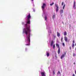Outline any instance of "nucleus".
Wrapping results in <instances>:
<instances>
[{
  "mask_svg": "<svg viewBox=\"0 0 76 76\" xmlns=\"http://www.w3.org/2000/svg\"><path fill=\"white\" fill-rule=\"evenodd\" d=\"M74 47H75V44L73 43L72 45V47L73 48H74Z\"/></svg>",
  "mask_w": 76,
  "mask_h": 76,
  "instance_id": "obj_16",
  "label": "nucleus"
},
{
  "mask_svg": "<svg viewBox=\"0 0 76 76\" xmlns=\"http://www.w3.org/2000/svg\"><path fill=\"white\" fill-rule=\"evenodd\" d=\"M63 37H62L61 39V41H62V42H63Z\"/></svg>",
  "mask_w": 76,
  "mask_h": 76,
  "instance_id": "obj_24",
  "label": "nucleus"
},
{
  "mask_svg": "<svg viewBox=\"0 0 76 76\" xmlns=\"http://www.w3.org/2000/svg\"><path fill=\"white\" fill-rule=\"evenodd\" d=\"M45 6H46V4L45 3H43V6H42V10H44L45 9Z\"/></svg>",
  "mask_w": 76,
  "mask_h": 76,
  "instance_id": "obj_5",
  "label": "nucleus"
},
{
  "mask_svg": "<svg viewBox=\"0 0 76 76\" xmlns=\"http://www.w3.org/2000/svg\"><path fill=\"white\" fill-rule=\"evenodd\" d=\"M53 48L55 49V44L53 45Z\"/></svg>",
  "mask_w": 76,
  "mask_h": 76,
  "instance_id": "obj_21",
  "label": "nucleus"
},
{
  "mask_svg": "<svg viewBox=\"0 0 76 76\" xmlns=\"http://www.w3.org/2000/svg\"><path fill=\"white\" fill-rule=\"evenodd\" d=\"M41 75L42 76H46V75H45V72H41Z\"/></svg>",
  "mask_w": 76,
  "mask_h": 76,
  "instance_id": "obj_8",
  "label": "nucleus"
},
{
  "mask_svg": "<svg viewBox=\"0 0 76 76\" xmlns=\"http://www.w3.org/2000/svg\"><path fill=\"white\" fill-rule=\"evenodd\" d=\"M64 36H66L67 35V32H66V31H65L64 32Z\"/></svg>",
  "mask_w": 76,
  "mask_h": 76,
  "instance_id": "obj_13",
  "label": "nucleus"
},
{
  "mask_svg": "<svg viewBox=\"0 0 76 76\" xmlns=\"http://www.w3.org/2000/svg\"><path fill=\"white\" fill-rule=\"evenodd\" d=\"M31 15H30V14H29L28 15H27V20H30V19H31Z\"/></svg>",
  "mask_w": 76,
  "mask_h": 76,
  "instance_id": "obj_3",
  "label": "nucleus"
},
{
  "mask_svg": "<svg viewBox=\"0 0 76 76\" xmlns=\"http://www.w3.org/2000/svg\"><path fill=\"white\" fill-rule=\"evenodd\" d=\"M56 47H58V54H59L60 53V46L57 43L56 44Z\"/></svg>",
  "mask_w": 76,
  "mask_h": 76,
  "instance_id": "obj_2",
  "label": "nucleus"
},
{
  "mask_svg": "<svg viewBox=\"0 0 76 76\" xmlns=\"http://www.w3.org/2000/svg\"><path fill=\"white\" fill-rule=\"evenodd\" d=\"M74 64H75V62L74 63Z\"/></svg>",
  "mask_w": 76,
  "mask_h": 76,
  "instance_id": "obj_30",
  "label": "nucleus"
},
{
  "mask_svg": "<svg viewBox=\"0 0 76 76\" xmlns=\"http://www.w3.org/2000/svg\"><path fill=\"white\" fill-rule=\"evenodd\" d=\"M55 18V15H53V16L52 17V18L54 19V18Z\"/></svg>",
  "mask_w": 76,
  "mask_h": 76,
  "instance_id": "obj_20",
  "label": "nucleus"
},
{
  "mask_svg": "<svg viewBox=\"0 0 76 76\" xmlns=\"http://www.w3.org/2000/svg\"><path fill=\"white\" fill-rule=\"evenodd\" d=\"M50 33H51V32H52L51 31H50Z\"/></svg>",
  "mask_w": 76,
  "mask_h": 76,
  "instance_id": "obj_31",
  "label": "nucleus"
},
{
  "mask_svg": "<svg viewBox=\"0 0 76 76\" xmlns=\"http://www.w3.org/2000/svg\"><path fill=\"white\" fill-rule=\"evenodd\" d=\"M59 74H61V73H60V71H58L57 72V75H59Z\"/></svg>",
  "mask_w": 76,
  "mask_h": 76,
  "instance_id": "obj_17",
  "label": "nucleus"
},
{
  "mask_svg": "<svg viewBox=\"0 0 76 76\" xmlns=\"http://www.w3.org/2000/svg\"><path fill=\"white\" fill-rule=\"evenodd\" d=\"M26 23L28 24H29L30 23V20H28V21H27V22H26Z\"/></svg>",
  "mask_w": 76,
  "mask_h": 76,
  "instance_id": "obj_14",
  "label": "nucleus"
},
{
  "mask_svg": "<svg viewBox=\"0 0 76 76\" xmlns=\"http://www.w3.org/2000/svg\"><path fill=\"white\" fill-rule=\"evenodd\" d=\"M57 35L58 37H59L60 36V33H58V32H57Z\"/></svg>",
  "mask_w": 76,
  "mask_h": 76,
  "instance_id": "obj_10",
  "label": "nucleus"
},
{
  "mask_svg": "<svg viewBox=\"0 0 76 76\" xmlns=\"http://www.w3.org/2000/svg\"><path fill=\"white\" fill-rule=\"evenodd\" d=\"M55 6L56 7V12H57L58 10V6H57V4H56Z\"/></svg>",
  "mask_w": 76,
  "mask_h": 76,
  "instance_id": "obj_6",
  "label": "nucleus"
},
{
  "mask_svg": "<svg viewBox=\"0 0 76 76\" xmlns=\"http://www.w3.org/2000/svg\"><path fill=\"white\" fill-rule=\"evenodd\" d=\"M64 40L65 42H68V39H67V37L65 36L64 37Z\"/></svg>",
  "mask_w": 76,
  "mask_h": 76,
  "instance_id": "obj_7",
  "label": "nucleus"
},
{
  "mask_svg": "<svg viewBox=\"0 0 76 76\" xmlns=\"http://www.w3.org/2000/svg\"><path fill=\"white\" fill-rule=\"evenodd\" d=\"M53 75H54L55 74V70H54L53 71Z\"/></svg>",
  "mask_w": 76,
  "mask_h": 76,
  "instance_id": "obj_23",
  "label": "nucleus"
},
{
  "mask_svg": "<svg viewBox=\"0 0 76 76\" xmlns=\"http://www.w3.org/2000/svg\"><path fill=\"white\" fill-rule=\"evenodd\" d=\"M75 46H76V43L75 44Z\"/></svg>",
  "mask_w": 76,
  "mask_h": 76,
  "instance_id": "obj_33",
  "label": "nucleus"
},
{
  "mask_svg": "<svg viewBox=\"0 0 76 76\" xmlns=\"http://www.w3.org/2000/svg\"><path fill=\"white\" fill-rule=\"evenodd\" d=\"M69 49L70 50H71L72 47H69Z\"/></svg>",
  "mask_w": 76,
  "mask_h": 76,
  "instance_id": "obj_27",
  "label": "nucleus"
},
{
  "mask_svg": "<svg viewBox=\"0 0 76 76\" xmlns=\"http://www.w3.org/2000/svg\"><path fill=\"white\" fill-rule=\"evenodd\" d=\"M60 13L61 14H62L63 13V10H61L60 11Z\"/></svg>",
  "mask_w": 76,
  "mask_h": 76,
  "instance_id": "obj_9",
  "label": "nucleus"
},
{
  "mask_svg": "<svg viewBox=\"0 0 76 76\" xmlns=\"http://www.w3.org/2000/svg\"><path fill=\"white\" fill-rule=\"evenodd\" d=\"M63 4H64V2H62L61 3V6H63Z\"/></svg>",
  "mask_w": 76,
  "mask_h": 76,
  "instance_id": "obj_22",
  "label": "nucleus"
},
{
  "mask_svg": "<svg viewBox=\"0 0 76 76\" xmlns=\"http://www.w3.org/2000/svg\"><path fill=\"white\" fill-rule=\"evenodd\" d=\"M53 4H54V2H53L52 4H50V6H53Z\"/></svg>",
  "mask_w": 76,
  "mask_h": 76,
  "instance_id": "obj_18",
  "label": "nucleus"
},
{
  "mask_svg": "<svg viewBox=\"0 0 76 76\" xmlns=\"http://www.w3.org/2000/svg\"><path fill=\"white\" fill-rule=\"evenodd\" d=\"M47 17H45V20H47Z\"/></svg>",
  "mask_w": 76,
  "mask_h": 76,
  "instance_id": "obj_26",
  "label": "nucleus"
},
{
  "mask_svg": "<svg viewBox=\"0 0 76 76\" xmlns=\"http://www.w3.org/2000/svg\"><path fill=\"white\" fill-rule=\"evenodd\" d=\"M75 40H73V44L75 43Z\"/></svg>",
  "mask_w": 76,
  "mask_h": 76,
  "instance_id": "obj_28",
  "label": "nucleus"
},
{
  "mask_svg": "<svg viewBox=\"0 0 76 76\" xmlns=\"http://www.w3.org/2000/svg\"><path fill=\"white\" fill-rule=\"evenodd\" d=\"M63 45L64 47L65 46V45H64V43H63Z\"/></svg>",
  "mask_w": 76,
  "mask_h": 76,
  "instance_id": "obj_25",
  "label": "nucleus"
},
{
  "mask_svg": "<svg viewBox=\"0 0 76 76\" xmlns=\"http://www.w3.org/2000/svg\"><path fill=\"white\" fill-rule=\"evenodd\" d=\"M46 55L47 56V57H49V56H50V53H47Z\"/></svg>",
  "mask_w": 76,
  "mask_h": 76,
  "instance_id": "obj_15",
  "label": "nucleus"
},
{
  "mask_svg": "<svg viewBox=\"0 0 76 76\" xmlns=\"http://www.w3.org/2000/svg\"><path fill=\"white\" fill-rule=\"evenodd\" d=\"M66 52H64V54H63L62 56H61V59H63V57H65V56H66Z\"/></svg>",
  "mask_w": 76,
  "mask_h": 76,
  "instance_id": "obj_4",
  "label": "nucleus"
},
{
  "mask_svg": "<svg viewBox=\"0 0 76 76\" xmlns=\"http://www.w3.org/2000/svg\"><path fill=\"white\" fill-rule=\"evenodd\" d=\"M75 1H74V5H73V7L74 9H75Z\"/></svg>",
  "mask_w": 76,
  "mask_h": 76,
  "instance_id": "obj_11",
  "label": "nucleus"
},
{
  "mask_svg": "<svg viewBox=\"0 0 76 76\" xmlns=\"http://www.w3.org/2000/svg\"><path fill=\"white\" fill-rule=\"evenodd\" d=\"M26 29L24 28L23 29V34H24L25 33L26 35H27L28 34V37H27V41L28 44H26V45H30V35H31V29L30 28V26L28 25L27 24H26Z\"/></svg>",
  "mask_w": 76,
  "mask_h": 76,
  "instance_id": "obj_1",
  "label": "nucleus"
},
{
  "mask_svg": "<svg viewBox=\"0 0 76 76\" xmlns=\"http://www.w3.org/2000/svg\"><path fill=\"white\" fill-rule=\"evenodd\" d=\"M65 6H66V5L64 4V5L63 7V9H64V7H65Z\"/></svg>",
  "mask_w": 76,
  "mask_h": 76,
  "instance_id": "obj_19",
  "label": "nucleus"
},
{
  "mask_svg": "<svg viewBox=\"0 0 76 76\" xmlns=\"http://www.w3.org/2000/svg\"><path fill=\"white\" fill-rule=\"evenodd\" d=\"M32 1H34V0H31Z\"/></svg>",
  "mask_w": 76,
  "mask_h": 76,
  "instance_id": "obj_34",
  "label": "nucleus"
},
{
  "mask_svg": "<svg viewBox=\"0 0 76 76\" xmlns=\"http://www.w3.org/2000/svg\"><path fill=\"white\" fill-rule=\"evenodd\" d=\"M53 43H54V41L52 40V41L51 42V46H53Z\"/></svg>",
  "mask_w": 76,
  "mask_h": 76,
  "instance_id": "obj_12",
  "label": "nucleus"
},
{
  "mask_svg": "<svg viewBox=\"0 0 76 76\" xmlns=\"http://www.w3.org/2000/svg\"><path fill=\"white\" fill-rule=\"evenodd\" d=\"M33 11H34V12H35V10H33Z\"/></svg>",
  "mask_w": 76,
  "mask_h": 76,
  "instance_id": "obj_32",
  "label": "nucleus"
},
{
  "mask_svg": "<svg viewBox=\"0 0 76 76\" xmlns=\"http://www.w3.org/2000/svg\"><path fill=\"white\" fill-rule=\"evenodd\" d=\"M72 76H75V75L74 74H73L72 75Z\"/></svg>",
  "mask_w": 76,
  "mask_h": 76,
  "instance_id": "obj_29",
  "label": "nucleus"
}]
</instances>
